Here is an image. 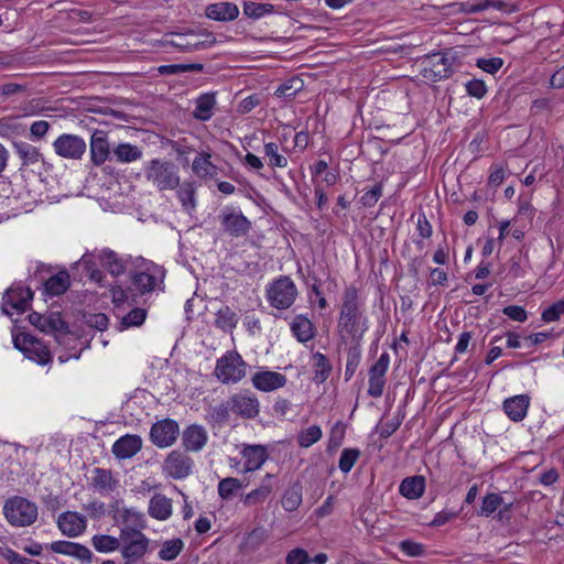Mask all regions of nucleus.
<instances>
[{"label": "nucleus", "instance_id": "obj_1", "mask_svg": "<svg viewBox=\"0 0 564 564\" xmlns=\"http://www.w3.org/2000/svg\"><path fill=\"white\" fill-rule=\"evenodd\" d=\"M337 327L339 333L350 336L356 341H360L369 329L365 303L354 285L347 286L344 291Z\"/></svg>", "mask_w": 564, "mask_h": 564}, {"label": "nucleus", "instance_id": "obj_2", "mask_svg": "<svg viewBox=\"0 0 564 564\" xmlns=\"http://www.w3.org/2000/svg\"><path fill=\"white\" fill-rule=\"evenodd\" d=\"M143 174L149 184L159 192L173 191L180 186L178 166L166 159H152L144 163Z\"/></svg>", "mask_w": 564, "mask_h": 564}, {"label": "nucleus", "instance_id": "obj_3", "mask_svg": "<svg viewBox=\"0 0 564 564\" xmlns=\"http://www.w3.org/2000/svg\"><path fill=\"white\" fill-rule=\"evenodd\" d=\"M3 514L12 527L22 528L36 521L39 510L37 506L29 499L14 496L4 501Z\"/></svg>", "mask_w": 564, "mask_h": 564}, {"label": "nucleus", "instance_id": "obj_4", "mask_svg": "<svg viewBox=\"0 0 564 564\" xmlns=\"http://www.w3.org/2000/svg\"><path fill=\"white\" fill-rule=\"evenodd\" d=\"M296 296V285L288 275L279 276L267 288V300L272 307L278 310L291 307Z\"/></svg>", "mask_w": 564, "mask_h": 564}, {"label": "nucleus", "instance_id": "obj_5", "mask_svg": "<svg viewBox=\"0 0 564 564\" xmlns=\"http://www.w3.org/2000/svg\"><path fill=\"white\" fill-rule=\"evenodd\" d=\"M247 364L237 351H228L217 360L216 377L225 384L237 383L246 376Z\"/></svg>", "mask_w": 564, "mask_h": 564}, {"label": "nucleus", "instance_id": "obj_6", "mask_svg": "<svg viewBox=\"0 0 564 564\" xmlns=\"http://www.w3.org/2000/svg\"><path fill=\"white\" fill-rule=\"evenodd\" d=\"M13 344L23 355L39 365H47L52 361V355L47 346L30 334H18L13 337Z\"/></svg>", "mask_w": 564, "mask_h": 564}, {"label": "nucleus", "instance_id": "obj_7", "mask_svg": "<svg viewBox=\"0 0 564 564\" xmlns=\"http://www.w3.org/2000/svg\"><path fill=\"white\" fill-rule=\"evenodd\" d=\"M33 292L22 283H13L2 297V312L7 315L22 314L30 307Z\"/></svg>", "mask_w": 564, "mask_h": 564}, {"label": "nucleus", "instance_id": "obj_8", "mask_svg": "<svg viewBox=\"0 0 564 564\" xmlns=\"http://www.w3.org/2000/svg\"><path fill=\"white\" fill-rule=\"evenodd\" d=\"M223 231L232 237L247 236L251 230V221L238 208L226 206L218 215Z\"/></svg>", "mask_w": 564, "mask_h": 564}, {"label": "nucleus", "instance_id": "obj_9", "mask_svg": "<svg viewBox=\"0 0 564 564\" xmlns=\"http://www.w3.org/2000/svg\"><path fill=\"white\" fill-rule=\"evenodd\" d=\"M454 56L448 53H433L425 57L423 64V76L432 82H440L452 76L454 73L453 61Z\"/></svg>", "mask_w": 564, "mask_h": 564}, {"label": "nucleus", "instance_id": "obj_10", "mask_svg": "<svg viewBox=\"0 0 564 564\" xmlns=\"http://www.w3.org/2000/svg\"><path fill=\"white\" fill-rule=\"evenodd\" d=\"M216 40L212 34L206 35V40H200L199 35L193 31L187 33H169L164 37V44L171 45L181 52H196L215 44Z\"/></svg>", "mask_w": 564, "mask_h": 564}, {"label": "nucleus", "instance_id": "obj_11", "mask_svg": "<svg viewBox=\"0 0 564 564\" xmlns=\"http://www.w3.org/2000/svg\"><path fill=\"white\" fill-rule=\"evenodd\" d=\"M53 148L61 158L80 160L86 152L87 145L82 137L64 133L53 142Z\"/></svg>", "mask_w": 564, "mask_h": 564}, {"label": "nucleus", "instance_id": "obj_12", "mask_svg": "<svg viewBox=\"0 0 564 564\" xmlns=\"http://www.w3.org/2000/svg\"><path fill=\"white\" fill-rule=\"evenodd\" d=\"M121 554L124 560H141L148 552L150 540L142 532L120 534Z\"/></svg>", "mask_w": 564, "mask_h": 564}, {"label": "nucleus", "instance_id": "obj_13", "mask_svg": "<svg viewBox=\"0 0 564 564\" xmlns=\"http://www.w3.org/2000/svg\"><path fill=\"white\" fill-rule=\"evenodd\" d=\"M194 462L181 451H172L163 463V471L173 479H184L192 474Z\"/></svg>", "mask_w": 564, "mask_h": 564}, {"label": "nucleus", "instance_id": "obj_14", "mask_svg": "<svg viewBox=\"0 0 564 564\" xmlns=\"http://www.w3.org/2000/svg\"><path fill=\"white\" fill-rule=\"evenodd\" d=\"M164 271L161 267L150 262L144 265L142 271L135 272L132 278V284L141 293H150L163 282Z\"/></svg>", "mask_w": 564, "mask_h": 564}, {"label": "nucleus", "instance_id": "obj_15", "mask_svg": "<svg viewBox=\"0 0 564 564\" xmlns=\"http://www.w3.org/2000/svg\"><path fill=\"white\" fill-rule=\"evenodd\" d=\"M180 434L176 421L164 419L154 423L150 431V438L154 445L164 448L173 445Z\"/></svg>", "mask_w": 564, "mask_h": 564}, {"label": "nucleus", "instance_id": "obj_16", "mask_svg": "<svg viewBox=\"0 0 564 564\" xmlns=\"http://www.w3.org/2000/svg\"><path fill=\"white\" fill-rule=\"evenodd\" d=\"M231 412L242 419H254L260 412L258 398L250 391L232 394L230 398Z\"/></svg>", "mask_w": 564, "mask_h": 564}, {"label": "nucleus", "instance_id": "obj_17", "mask_svg": "<svg viewBox=\"0 0 564 564\" xmlns=\"http://www.w3.org/2000/svg\"><path fill=\"white\" fill-rule=\"evenodd\" d=\"M390 364L388 352H382L375 365L369 369V387L368 394L372 398H380L383 393L386 384V373Z\"/></svg>", "mask_w": 564, "mask_h": 564}, {"label": "nucleus", "instance_id": "obj_18", "mask_svg": "<svg viewBox=\"0 0 564 564\" xmlns=\"http://www.w3.org/2000/svg\"><path fill=\"white\" fill-rule=\"evenodd\" d=\"M58 529L68 538H76L80 535L87 527L86 518L74 511H66L58 516Z\"/></svg>", "mask_w": 564, "mask_h": 564}, {"label": "nucleus", "instance_id": "obj_19", "mask_svg": "<svg viewBox=\"0 0 564 564\" xmlns=\"http://www.w3.org/2000/svg\"><path fill=\"white\" fill-rule=\"evenodd\" d=\"M286 381L288 379L283 373L271 370L258 371L251 378L253 387L263 392H271L283 388Z\"/></svg>", "mask_w": 564, "mask_h": 564}, {"label": "nucleus", "instance_id": "obj_20", "mask_svg": "<svg viewBox=\"0 0 564 564\" xmlns=\"http://www.w3.org/2000/svg\"><path fill=\"white\" fill-rule=\"evenodd\" d=\"M115 518L123 524L120 534L141 532L145 528L144 514L134 508L117 509Z\"/></svg>", "mask_w": 564, "mask_h": 564}, {"label": "nucleus", "instance_id": "obj_21", "mask_svg": "<svg viewBox=\"0 0 564 564\" xmlns=\"http://www.w3.org/2000/svg\"><path fill=\"white\" fill-rule=\"evenodd\" d=\"M142 448V440L135 434H126L119 437L112 445L111 452L118 459L133 457Z\"/></svg>", "mask_w": 564, "mask_h": 564}, {"label": "nucleus", "instance_id": "obj_22", "mask_svg": "<svg viewBox=\"0 0 564 564\" xmlns=\"http://www.w3.org/2000/svg\"><path fill=\"white\" fill-rule=\"evenodd\" d=\"M207 441V431L202 425L192 424L183 431L182 443L186 451L199 452L206 445Z\"/></svg>", "mask_w": 564, "mask_h": 564}, {"label": "nucleus", "instance_id": "obj_23", "mask_svg": "<svg viewBox=\"0 0 564 564\" xmlns=\"http://www.w3.org/2000/svg\"><path fill=\"white\" fill-rule=\"evenodd\" d=\"M112 150L110 151L106 134L102 131H95L90 138L91 162L99 166L110 160Z\"/></svg>", "mask_w": 564, "mask_h": 564}, {"label": "nucleus", "instance_id": "obj_24", "mask_svg": "<svg viewBox=\"0 0 564 564\" xmlns=\"http://www.w3.org/2000/svg\"><path fill=\"white\" fill-rule=\"evenodd\" d=\"M48 549L58 554L69 555L83 562H90L91 551L83 544L70 541H55L48 545Z\"/></svg>", "mask_w": 564, "mask_h": 564}, {"label": "nucleus", "instance_id": "obj_25", "mask_svg": "<svg viewBox=\"0 0 564 564\" xmlns=\"http://www.w3.org/2000/svg\"><path fill=\"white\" fill-rule=\"evenodd\" d=\"M205 15L215 21L229 22L238 18L239 9L232 2L219 1L208 4L205 9Z\"/></svg>", "mask_w": 564, "mask_h": 564}, {"label": "nucleus", "instance_id": "obj_26", "mask_svg": "<svg viewBox=\"0 0 564 564\" xmlns=\"http://www.w3.org/2000/svg\"><path fill=\"white\" fill-rule=\"evenodd\" d=\"M530 398L527 394H519L503 401V410L507 416L514 421H522L528 412Z\"/></svg>", "mask_w": 564, "mask_h": 564}, {"label": "nucleus", "instance_id": "obj_27", "mask_svg": "<svg viewBox=\"0 0 564 564\" xmlns=\"http://www.w3.org/2000/svg\"><path fill=\"white\" fill-rule=\"evenodd\" d=\"M246 471L259 469L268 459V451L263 445H246L241 451Z\"/></svg>", "mask_w": 564, "mask_h": 564}, {"label": "nucleus", "instance_id": "obj_28", "mask_svg": "<svg viewBox=\"0 0 564 564\" xmlns=\"http://www.w3.org/2000/svg\"><path fill=\"white\" fill-rule=\"evenodd\" d=\"M93 474L91 487L100 495H109L117 488L118 480L115 479L111 470L96 467L93 470Z\"/></svg>", "mask_w": 564, "mask_h": 564}, {"label": "nucleus", "instance_id": "obj_29", "mask_svg": "<svg viewBox=\"0 0 564 564\" xmlns=\"http://www.w3.org/2000/svg\"><path fill=\"white\" fill-rule=\"evenodd\" d=\"M98 261L112 276H119L126 271L124 260L112 250H99Z\"/></svg>", "mask_w": 564, "mask_h": 564}, {"label": "nucleus", "instance_id": "obj_30", "mask_svg": "<svg viewBox=\"0 0 564 564\" xmlns=\"http://www.w3.org/2000/svg\"><path fill=\"white\" fill-rule=\"evenodd\" d=\"M425 490V478L423 476H411L404 478L400 486V494L411 500L419 499L423 496Z\"/></svg>", "mask_w": 564, "mask_h": 564}, {"label": "nucleus", "instance_id": "obj_31", "mask_svg": "<svg viewBox=\"0 0 564 564\" xmlns=\"http://www.w3.org/2000/svg\"><path fill=\"white\" fill-rule=\"evenodd\" d=\"M14 152L21 160L22 166H30L39 163L42 160L40 150L33 144L25 141H13Z\"/></svg>", "mask_w": 564, "mask_h": 564}, {"label": "nucleus", "instance_id": "obj_32", "mask_svg": "<svg viewBox=\"0 0 564 564\" xmlns=\"http://www.w3.org/2000/svg\"><path fill=\"white\" fill-rule=\"evenodd\" d=\"M149 514L156 520H166L172 514V500L164 495H154L149 502Z\"/></svg>", "mask_w": 564, "mask_h": 564}, {"label": "nucleus", "instance_id": "obj_33", "mask_svg": "<svg viewBox=\"0 0 564 564\" xmlns=\"http://www.w3.org/2000/svg\"><path fill=\"white\" fill-rule=\"evenodd\" d=\"M142 158V150L134 144L122 142L112 149L110 161L118 163H131Z\"/></svg>", "mask_w": 564, "mask_h": 564}, {"label": "nucleus", "instance_id": "obj_34", "mask_svg": "<svg viewBox=\"0 0 564 564\" xmlns=\"http://www.w3.org/2000/svg\"><path fill=\"white\" fill-rule=\"evenodd\" d=\"M209 152H200L192 163L193 173L199 178H212L217 174V166L210 161Z\"/></svg>", "mask_w": 564, "mask_h": 564}, {"label": "nucleus", "instance_id": "obj_35", "mask_svg": "<svg viewBox=\"0 0 564 564\" xmlns=\"http://www.w3.org/2000/svg\"><path fill=\"white\" fill-rule=\"evenodd\" d=\"M215 106L216 97L214 93L202 94L196 99L193 117L199 121H207L213 117Z\"/></svg>", "mask_w": 564, "mask_h": 564}, {"label": "nucleus", "instance_id": "obj_36", "mask_svg": "<svg viewBox=\"0 0 564 564\" xmlns=\"http://www.w3.org/2000/svg\"><path fill=\"white\" fill-rule=\"evenodd\" d=\"M98 262V251L95 250L93 252L85 253L78 261V264L84 268L91 281L102 285L105 274L99 270Z\"/></svg>", "mask_w": 564, "mask_h": 564}, {"label": "nucleus", "instance_id": "obj_37", "mask_svg": "<svg viewBox=\"0 0 564 564\" xmlns=\"http://www.w3.org/2000/svg\"><path fill=\"white\" fill-rule=\"evenodd\" d=\"M70 285V279L67 271H59L52 275L44 283L45 293L51 296H57L65 293Z\"/></svg>", "mask_w": 564, "mask_h": 564}, {"label": "nucleus", "instance_id": "obj_38", "mask_svg": "<svg viewBox=\"0 0 564 564\" xmlns=\"http://www.w3.org/2000/svg\"><path fill=\"white\" fill-rule=\"evenodd\" d=\"M291 330L296 339L301 343H306L312 339L315 335V328L313 323L303 315H297L292 324Z\"/></svg>", "mask_w": 564, "mask_h": 564}, {"label": "nucleus", "instance_id": "obj_39", "mask_svg": "<svg viewBox=\"0 0 564 564\" xmlns=\"http://www.w3.org/2000/svg\"><path fill=\"white\" fill-rule=\"evenodd\" d=\"M312 359L314 368L313 381L318 384L324 383L329 378L333 366L328 358L318 351L313 354Z\"/></svg>", "mask_w": 564, "mask_h": 564}, {"label": "nucleus", "instance_id": "obj_40", "mask_svg": "<svg viewBox=\"0 0 564 564\" xmlns=\"http://www.w3.org/2000/svg\"><path fill=\"white\" fill-rule=\"evenodd\" d=\"M272 477L273 476L271 474H267L261 485L245 496L243 503L246 506H254L267 500L273 490V486L271 484Z\"/></svg>", "mask_w": 564, "mask_h": 564}, {"label": "nucleus", "instance_id": "obj_41", "mask_svg": "<svg viewBox=\"0 0 564 564\" xmlns=\"http://www.w3.org/2000/svg\"><path fill=\"white\" fill-rule=\"evenodd\" d=\"M302 503V486L294 482L288 487L281 498V505L288 512L295 511Z\"/></svg>", "mask_w": 564, "mask_h": 564}, {"label": "nucleus", "instance_id": "obj_42", "mask_svg": "<svg viewBox=\"0 0 564 564\" xmlns=\"http://www.w3.org/2000/svg\"><path fill=\"white\" fill-rule=\"evenodd\" d=\"M238 315L229 306L220 307L215 317V326L225 333L231 332L238 324Z\"/></svg>", "mask_w": 564, "mask_h": 564}, {"label": "nucleus", "instance_id": "obj_43", "mask_svg": "<svg viewBox=\"0 0 564 564\" xmlns=\"http://www.w3.org/2000/svg\"><path fill=\"white\" fill-rule=\"evenodd\" d=\"M147 318V311L141 307L131 308L127 314L120 317L119 330H124L131 327L141 326Z\"/></svg>", "mask_w": 564, "mask_h": 564}, {"label": "nucleus", "instance_id": "obj_44", "mask_svg": "<svg viewBox=\"0 0 564 564\" xmlns=\"http://www.w3.org/2000/svg\"><path fill=\"white\" fill-rule=\"evenodd\" d=\"M243 14L252 20H259L264 15L271 14L274 12V6L271 3H260L253 1H243L242 2Z\"/></svg>", "mask_w": 564, "mask_h": 564}, {"label": "nucleus", "instance_id": "obj_45", "mask_svg": "<svg viewBox=\"0 0 564 564\" xmlns=\"http://www.w3.org/2000/svg\"><path fill=\"white\" fill-rule=\"evenodd\" d=\"M195 186L192 182H184L180 183L178 191H177V197L180 202L182 203V206L185 210L192 212L196 207V200H195Z\"/></svg>", "mask_w": 564, "mask_h": 564}, {"label": "nucleus", "instance_id": "obj_46", "mask_svg": "<svg viewBox=\"0 0 564 564\" xmlns=\"http://www.w3.org/2000/svg\"><path fill=\"white\" fill-rule=\"evenodd\" d=\"M264 156L268 159V164L271 167H286L289 164L288 158L279 152V145L274 142H268L263 145Z\"/></svg>", "mask_w": 564, "mask_h": 564}, {"label": "nucleus", "instance_id": "obj_47", "mask_svg": "<svg viewBox=\"0 0 564 564\" xmlns=\"http://www.w3.org/2000/svg\"><path fill=\"white\" fill-rule=\"evenodd\" d=\"M91 542L98 552L108 553L118 550L121 540L120 538L118 539L107 534H98L93 536Z\"/></svg>", "mask_w": 564, "mask_h": 564}, {"label": "nucleus", "instance_id": "obj_48", "mask_svg": "<svg viewBox=\"0 0 564 564\" xmlns=\"http://www.w3.org/2000/svg\"><path fill=\"white\" fill-rule=\"evenodd\" d=\"M241 488L242 482L238 478L227 477L218 482V495L224 500H230Z\"/></svg>", "mask_w": 564, "mask_h": 564}, {"label": "nucleus", "instance_id": "obj_49", "mask_svg": "<svg viewBox=\"0 0 564 564\" xmlns=\"http://www.w3.org/2000/svg\"><path fill=\"white\" fill-rule=\"evenodd\" d=\"M204 65L202 63H191V64H170V65H161L158 67V72L161 75H175L187 72H203Z\"/></svg>", "mask_w": 564, "mask_h": 564}, {"label": "nucleus", "instance_id": "obj_50", "mask_svg": "<svg viewBox=\"0 0 564 564\" xmlns=\"http://www.w3.org/2000/svg\"><path fill=\"white\" fill-rule=\"evenodd\" d=\"M322 435V429L318 425H311L297 435V443L301 447L307 448L318 442Z\"/></svg>", "mask_w": 564, "mask_h": 564}, {"label": "nucleus", "instance_id": "obj_51", "mask_svg": "<svg viewBox=\"0 0 564 564\" xmlns=\"http://www.w3.org/2000/svg\"><path fill=\"white\" fill-rule=\"evenodd\" d=\"M503 502L500 495L490 492L482 498L479 516L490 517Z\"/></svg>", "mask_w": 564, "mask_h": 564}, {"label": "nucleus", "instance_id": "obj_52", "mask_svg": "<svg viewBox=\"0 0 564 564\" xmlns=\"http://www.w3.org/2000/svg\"><path fill=\"white\" fill-rule=\"evenodd\" d=\"M44 332L47 333H67L68 326L59 312H51L46 315Z\"/></svg>", "mask_w": 564, "mask_h": 564}, {"label": "nucleus", "instance_id": "obj_53", "mask_svg": "<svg viewBox=\"0 0 564 564\" xmlns=\"http://www.w3.org/2000/svg\"><path fill=\"white\" fill-rule=\"evenodd\" d=\"M183 546L184 543L181 539L166 541L160 550L159 556L164 561H172L181 553Z\"/></svg>", "mask_w": 564, "mask_h": 564}, {"label": "nucleus", "instance_id": "obj_54", "mask_svg": "<svg viewBox=\"0 0 564 564\" xmlns=\"http://www.w3.org/2000/svg\"><path fill=\"white\" fill-rule=\"evenodd\" d=\"M360 456V451L357 448H344L339 462L338 467L344 473L347 474L351 470L356 462Z\"/></svg>", "mask_w": 564, "mask_h": 564}, {"label": "nucleus", "instance_id": "obj_55", "mask_svg": "<svg viewBox=\"0 0 564 564\" xmlns=\"http://www.w3.org/2000/svg\"><path fill=\"white\" fill-rule=\"evenodd\" d=\"M400 551L411 557H421L426 554L425 545L412 540H403L399 543Z\"/></svg>", "mask_w": 564, "mask_h": 564}, {"label": "nucleus", "instance_id": "obj_56", "mask_svg": "<svg viewBox=\"0 0 564 564\" xmlns=\"http://www.w3.org/2000/svg\"><path fill=\"white\" fill-rule=\"evenodd\" d=\"M230 412H231V403H230V400L228 399L226 402H223L212 409V411L209 413L210 421L214 424H221V423L228 421Z\"/></svg>", "mask_w": 564, "mask_h": 564}, {"label": "nucleus", "instance_id": "obj_57", "mask_svg": "<svg viewBox=\"0 0 564 564\" xmlns=\"http://www.w3.org/2000/svg\"><path fill=\"white\" fill-rule=\"evenodd\" d=\"M562 315H564V300H558L543 310L541 319L545 323L556 322Z\"/></svg>", "mask_w": 564, "mask_h": 564}, {"label": "nucleus", "instance_id": "obj_58", "mask_svg": "<svg viewBox=\"0 0 564 564\" xmlns=\"http://www.w3.org/2000/svg\"><path fill=\"white\" fill-rule=\"evenodd\" d=\"M403 419L404 414H402L401 412L394 414L393 417L381 424L379 429V435L382 438L390 437L400 427Z\"/></svg>", "mask_w": 564, "mask_h": 564}, {"label": "nucleus", "instance_id": "obj_59", "mask_svg": "<svg viewBox=\"0 0 564 564\" xmlns=\"http://www.w3.org/2000/svg\"><path fill=\"white\" fill-rule=\"evenodd\" d=\"M0 555L9 562V564H41L39 561H34L20 555L18 552L10 547L0 549Z\"/></svg>", "mask_w": 564, "mask_h": 564}, {"label": "nucleus", "instance_id": "obj_60", "mask_svg": "<svg viewBox=\"0 0 564 564\" xmlns=\"http://www.w3.org/2000/svg\"><path fill=\"white\" fill-rule=\"evenodd\" d=\"M502 65L503 61L500 57L478 58L476 61L477 67L491 75H495L502 67Z\"/></svg>", "mask_w": 564, "mask_h": 564}, {"label": "nucleus", "instance_id": "obj_61", "mask_svg": "<svg viewBox=\"0 0 564 564\" xmlns=\"http://www.w3.org/2000/svg\"><path fill=\"white\" fill-rule=\"evenodd\" d=\"M112 303L116 308H119L124 303H128L130 297L132 296V291L130 289H123L120 285H115L110 290Z\"/></svg>", "mask_w": 564, "mask_h": 564}, {"label": "nucleus", "instance_id": "obj_62", "mask_svg": "<svg viewBox=\"0 0 564 564\" xmlns=\"http://www.w3.org/2000/svg\"><path fill=\"white\" fill-rule=\"evenodd\" d=\"M360 362V351L357 348L349 349L345 369V378L349 380L356 372Z\"/></svg>", "mask_w": 564, "mask_h": 564}, {"label": "nucleus", "instance_id": "obj_63", "mask_svg": "<svg viewBox=\"0 0 564 564\" xmlns=\"http://www.w3.org/2000/svg\"><path fill=\"white\" fill-rule=\"evenodd\" d=\"M381 196H382V184L378 183L371 189H369L361 196L360 203L365 207H372L377 204V202L379 200V198Z\"/></svg>", "mask_w": 564, "mask_h": 564}, {"label": "nucleus", "instance_id": "obj_64", "mask_svg": "<svg viewBox=\"0 0 564 564\" xmlns=\"http://www.w3.org/2000/svg\"><path fill=\"white\" fill-rule=\"evenodd\" d=\"M311 558L308 553L301 547H295L291 550L285 557L286 564H308Z\"/></svg>", "mask_w": 564, "mask_h": 564}]
</instances>
